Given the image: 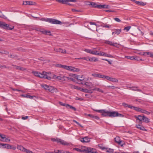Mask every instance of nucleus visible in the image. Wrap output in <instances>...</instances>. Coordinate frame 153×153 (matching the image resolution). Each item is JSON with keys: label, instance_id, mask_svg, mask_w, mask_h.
I'll use <instances>...</instances> for the list:
<instances>
[{"label": "nucleus", "instance_id": "obj_63", "mask_svg": "<svg viewBox=\"0 0 153 153\" xmlns=\"http://www.w3.org/2000/svg\"><path fill=\"white\" fill-rule=\"evenodd\" d=\"M140 111L139 112H141L142 113H145V112L146 111V110L140 108Z\"/></svg>", "mask_w": 153, "mask_h": 153}, {"label": "nucleus", "instance_id": "obj_46", "mask_svg": "<svg viewBox=\"0 0 153 153\" xmlns=\"http://www.w3.org/2000/svg\"><path fill=\"white\" fill-rule=\"evenodd\" d=\"M131 90L134 91H136L137 90V87H129Z\"/></svg>", "mask_w": 153, "mask_h": 153}, {"label": "nucleus", "instance_id": "obj_7", "mask_svg": "<svg viewBox=\"0 0 153 153\" xmlns=\"http://www.w3.org/2000/svg\"><path fill=\"white\" fill-rule=\"evenodd\" d=\"M85 151L87 153H98L95 149L90 147L87 148Z\"/></svg>", "mask_w": 153, "mask_h": 153}, {"label": "nucleus", "instance_id": "obj_33", "mask_svg": "<svg viewBox=\"0 0 153 153\" xmlns=\"http://www.w3.org/2000/svg\"><path fill=\"white\" fill-rule=\"evenodd\" d=\"M106 152H107L112 153L114 152V150L113 149H110V148H106Z\"/></svg>", "mask_w": 153, "mask_h": 153}, {"label": "nucleus", "instance_id": "obj_37", "mask_svg": "<svg viewBox=\"0 0 153 153\" xmlns=\"http://www.w3.org/2000/svg\"><path fill=\"white\" fill-rule=\"evenodd\" d=\"M54 152H55V153H65V151L63 150H57V151H56V150H54Z\"/></svg>", "mask_w": 153, "mask_h": 153}, {"label": "nucleus", "instance_id": "obj_59", "mask_svg": "<svg viewBox=\"0 0 153 153\" xmlns=\"http://www.w3.org/2000/svg\"><path fill=\"white\" fill-rule=\"evenodd\" d=\"M73 121L76 123L77 125H78L80 126L83 127V126L80 124H79V122L76 121L75 120H73Z\"/></svg>", "mask_w": 153, "mask_h": 153}, {"label": "nucleus", "instance_id": "obj_26", "mask_svg": "<svg viewBox=\"0 0 153 153\" xmlns=\"http://www.w3.org/2000/svg\"><path fill=\"white\" fill-rule=\"evenodd\" d=\"M17 149H18L24 152L25 151V150H26L25 148L21 145H18Z\"/></svg>", "mask_w": 153, "mask_h": 153}, {"label": "nucleus", "instance_id": "obj_58", "mask_svg": "<svg viewBox=\"0 0 153 153\" xmlns=\"http://www.w3.org/2000/svg\"><path fill=\"white\" fill-rule=\"evenodd\" d=\"M85 51L88 53H91V51L89 49H86L85 50Z\"/></svg>", "mask_w": 153, "mask_h": 153}, {"label": "nucleus", "instance_id": "obj_28", "mask_svg": "<svg viewBox=\"0 0 153 153\" xmlns=\"http://www.w3.org/2000/svg\"><path fill=\"white\" fill-rule=\"evenodd\" d=\"M89 5H91V7L94 8H97L98 5L96 4L94 2H91Z\"/></svg>", "mask_w": 153, "mask_h": 153}, {"label": "nucleus", "instance_id": "obj_11", "mask_svg": "<svg viewBox=\"0 0 153 153\" xmlns=\"http://www.w3.org/2000/svg\"><path fill=\"white\" fill-rule=\"evenodd\" d=\"M106 79L113 82H118V80L117 79L114 78L110 77L108 76H107Z\"/></svg>", "mask_w": 153, "mask_h": 153}, {"label": "nucleus", "instance_id": "obj_17", "mask_svg": "<svg viewBox=\"0 0 153 153\" xmlns=\"http://www.w3.org/2000/svg\"><path fill=\"white\" fill-rule=\"evenodd\" d=\"M97 8H107L108 9L110 8V6L106 5V4H102V5H98Z\"/></svg>", "mask_w": 153, "mask_h": 153}, {"label": "nucleus", "instance_id": "obj_54", "mask_svg": "<svg viewBox=\"0 0 153 153\" xmlns=\"http://www.w3.org/2000/svg\"><path fill=\"white\" fill-rule=\"evenodd\" d=\"M12 66H13L14 67H15V68L16 69L20 70V66H16V65H12Z\"/></svg>", "mask_w": 153, "mask_h": 153}, {"label": "nucleus", "instance_id": "obj_50", "mask_svg": "<svg viewBox=\"0 0 153 153\" xmlns=\"http://www.w3.org/2000/svg\"><path fill=\"white\" fill-rule=\"evenodd\" d=\"M50 18H42L40 19V20L42 21H45V22H49L48 19H49Z\"/></svg>", "mask_w": 153, "mask_h": 153}, {"label": "nucleus", "instance_id": "obj_52", "mask_svg": "<svg viewBox=\"0 0 153 153\" xmlns=\"http://www.w3.org/2000/svg\"><path fill=\"white\" fill-rule=\"evenodd\" d=\"M134 59L137 60V61H139V60L142 61V59L141 58H140V57H138L134 56Z\"/></svg>", "mask_w": 153, "mask_h": 153}, {"label": "nucleus", "instance_id": "obj_10", "mask_svg": "<svg viewBox=\"0 0 153 153\" xmlns=\"http://www.w3.org/2000/svg\"><path fill=\"white\" fill-rule=\"evenodd\" d=\"M118 112L117 111H109V117H117L118 116Z\"/></svg>", "mask_w": 153, "mask_h": 153}, {"label": "nucleus", "instance_id": "obj_42", "mask_svg": "<svg viewBox=\"0 0 153 153\" xmlns=\"http://www.w3.org/2000/svg\"><path fill=\"white\" fill-rule=\"evenodd\" d=\"M41 86L45 89L48 90L49 86L48 85H41Z\"/></svg>", "mask_w": 153, "mask_h": 153}, {"label": "nucleus", "instance_id": "obj_60", "mask_svg": "<svg viewBox=\"0 0 153 153\" xmlns=\"http://www.w3.org/2000/svg\"><path fill=\"white\" fill-rule=\"evenodd\" d=\"M108 87H109V88H111L112 89H114L115 88H117V87H116L114 86H110V85H109V86H107Z\"/></svg>", "mask_w": 153, "mask_h": 153}, {"label": "nucleus", "instance_id": "obj_13", "mask_svg": "<svg viewBox=\"0 0 153 153\" xmlns=\"http://www.w3.org/2000/svg\"><path fill=\"white\" fill-rule=\"evenodd\" d=\"M54 51L56 52H60L62 53H66V51L65 49H63L61 48H54Z\"/></svg>", "mask_w": 153, "mask_h": 153}, {"label": "nucleus", "instance_id": "obj_23", "mask_svg": "<svg viewBox=\"0 0 153 153\" xmlns=\"http://www.w3.org/2000/svg\"><path fill=\"white\" fill-rule=\"evenodd\" d=\"M85 84L90 89L91 88L93 85L91 82H86Z\"/></svg>", "mask_w": 153, "mask_h": 153}, {"label": "nucleus", "instance_id": "obj_32", "mask_svg": "<svg viewBox=\"0 0 153 153\" xmlns=\"http://www.w3.org/2000/svg\"><path fill=\"white\" fill-rule=\"evenodd\" d=\"M131 109H133L134 110L137 111H140V108H138V107H135V106H132L131 105Z\"/></svg>", "mask_w": 153, "mask_h": 153}, {"label": "nucleus", "instance_id": "obj_55", "mask_svg": "<svg viewBox=\"0 0 153 153\" xmlns=\"http://www.w3.org/2000/svg\"><path fill=\"white\" fill-rule=\"evenodd\" d=\"M74 149L76 151L79 152H82V150L79 148H74Z\"/></svg>", "mask_w": 153, "mask_h": 153}, {"label": "nucleus", "instance_id": "obj_34", "mask_svg": "<svg viewBox=\"0 0 153 153\" xmlns=\"http://www.w3.org/2000/svg\"><path fill=\"white\" fill-rule=\"evenodd\" d=\"M122 105L123 106L125 107H128L130 108L132 107L131 105H129L127 104L125 102H123L122 103Z\"/></svg>", "mask_w": 153, "mask_h": 153}, {"label": "nucleus", "instance_id": "obj_5", "mask_svg": "<svg viewBox=\"0 0 153 153\" xmlns=\"http://www.w3.org/2000/svg\"><path fill=\"white\" fill-rule=\"evenodd\" d=\"M49 22L53 24L62 25V22L56 19L50 18L48 19Z\"/></svg>", "mask_w": 153, "mask_h": 153}, {"label": "nucleus", "instance_id": "obj_20", "mask_svg": "<svg viewBox=\"0 0 153 153\" xmlns=\"http://www.w3.org/2000/svg\"><path fill=\"white\" fill-rule=\"evenodd\" d=\"M33 2L31 1H23V4L24 5H34L33 4Z\"/></svg>", "mask_w": 153, "mask_h": 153}, {"label": "nucleus", "instance_id": "obj_47", "mask_svg": "<svg viewBox=\"0 0 153 153\" xmlns=\"http://www.w3.org/2000/svg\"><path fill=\"white\" fill-rule=\"evenodd\" d=\"M8 57L11 58H14L16 57V55L13 54H10L8 56Z\"/></svg>", "mask_w": 153, "mask_h": 153}, {"label": "nucleus", "instance_id": "obj_24", "mask_svg": "<svg viewBox=\"0 0 153 153\" xmlns=\"http://www.w3.org/2000/svg\"><path fill=\"white\" fill-rule=\"evenodd\" d=\"M101 26L103 27L110 28L111 27V25L106 24L102 23L101 24Z\"/></svg>", "mask_w": 153, "mask_h": 153}, {"label": "nucleus", "instance_id": "obj_8", "mask_svg": "<svg viewBox=\"0 0 153 153\" xmlns=\"http://www.w3.org/2000/svg\"><path fill=\"white\" fill-rule=\"evenodd\" d=\"M0 140L3 142H10V140L5 137L4 134H0Z\"/></svg>", "mask_w": 153, "mask_h": 153}, {"label": "nucleus", "instance_id": "obj_36", "mask_svg": "<svg viewBox=\"0 0 153 153\" xmlns=\"http://www.w3.org/2000/svg\"><path fill=\"white\" fill-rule=\"evenodd\" d=\"M115 141L117 143L120 141V138L119 137H117L114 138Z\"/></svg>", "mask_w": 153, "mask_h": 153}, {"label": "nucleus", "instance_id": "obj_12", "mask_svg": "<svg viewBox=\"0 0 153 153\" xmlns=\"http://www.w3.org/2000/svg\"><path fill=\"white\" fill-rule=\"evenodd\" d=\"M80 140L83 143H88L90 141V138L88 137H84L80 138Z\"/></svg>", "mask_w": 153, "mask_h": 153}, {"label": "nucleus", "instance_id": "obj_1", "mask_svg": "<svg viewBox=\"0 0 153 153\" xmlns=\"http://www.w3.org/2000/svg\"><path fill=\"white\" fill-rule=\"evenodd\" d=\"M32 73L34 76L40 78H45L48 80H50L51 79V77L48 76V73L45 71L43 72L42 73H40L37 71H33Z\"/></svg>", "mask_w": 153, "mask_h": 153}, {"label": "nucleus", "instance_id": "obj_2", "mask_svg": "<svg viewBox=\"0 0 153 153\" xmlns=\"http://www.w3.org/2000/svg\"><path fill=\"white\" fill-rule=\"evenodd\" d=\"M55 66L59 68H62L65 69L72 72H78L80 70L79 68H76L71 66L62 65L59 64H56Z\"/></svg>", "mask_w": 153, "mask_h": 153}, {"label": "nucleus", "instance_id": "obj_57", "mask_svg": "<svg viewBox=\"0 0 153 153\" xmlns=\"http://www.w3.org/2000/svg\"><path fill=\"white\" fill-rule=\"evenodd\" d=\"M0 53H3V54H5L6 55L8 54L9 53L7 51H4L3 52H0Z\"/></svg>", "mask_w": 153, "mask_h": 153}, {"label": "nucleus", "instance_id": "obj_15", "mask_svg": "<svg viewBox=\"0 0 153 153\" xmlns=\"http://www.w3.org/2000/svg\"><path fill=\"white\" fill-rule=\"evenodd\" d=\"M55 140L58 143H59L61 144L64 145H68L69 144L68 143L64 140L60 139L57 138L56 140Z\"/></svg>", "mask_w": 153, "mask_h": 153}, {"label": "nucleus", "instance_id": "obj_39", "mask_svg": "<svg viewBox=\"0 0 153 153\" xmlns=\"http://www.w3.org/2000/svg\"><path fill=\"white\" fill-rule=\"evenodd\" d=\"M125 58L131 60H134V56H125Z\"/></svg>", "mask_w": 153, "mask_h": 153}, {"label": "nucleus", "instance_id": "obj_53", "mask_svg": "<svg viewBox=\"0 0 153 153\" xmlns=\"http://www.w3.org/2000/svg\"><path fill=\"white\" fill-rule=\"evenodd\" d=\"M88 90V89H87L86 88L83 89V88H82L81 91L82 92H84L85 93H87Z\"/></svg>", "mask_w": 153, "mask_h": 153}, {"label": "nucleus", "instance_id": "obj_21", "mask_svg": "<svg viewBox=\"0 0 153 153\" xmlns=\"http://www.w3.org/2000/svg\"><path fill=\"white\" fill-rule=\"evenodd\" d=\"M136 127L137 128L139 129L140 130H142L145 131H147V130L143 126H141L140 125H136Z\"/></svg>", "mask_w": 153, "mask_h": 153}, {"label": "nucleus", "instance_id": "obj_61", "mask_svg": "<svg viewBox=\"0 0 153 153\" xmlns=\"http://www.w3.org/2000/svg\"><path fill=\"white\" fill-rule=\"evenodd\" d=\"M83 59L87 61H89V57H83V58H82Z\"/></svg>", "mask_w": 153, "mask_h": 153}, {"label": "nucleus", "instance_id": "obj_51", "mask_svg": "<svg viewBox=\"0 0 153 153\" xmlns=\"http://www.w3.org/2000/svg\"><path fill=\"white\" fill-rule=\"evenodd\" d=\"M114 19L115 21H116V22H121V21L118 18H114Z\"/></svg>", "mask_w": 153, "mask_h": 153}, {"label": "nucleus", "instance_id": "obj_48", "mask_svg": "<svg viewBox=\"0 0 153 153\" xmlns=\"http://www.w3.org/2000/svg\"><path fill=\"white\" fill-rule=\"evenodd\" d=\"M104 52H97V55L101 56H103Z\"/></svg>", "mask_w": 153, "mask_h": 153}, {"label": "nucleus", "instance_id": "obj_25", "mask_svg": "<svg viewBox=\"0 0 153 153\" xmlns=\"http://www.w3.org/2000/svg\"><path fill=\"white\" fill-rule=\"evenodd\" d=\"M22 96L23 97H26L27 98H30V99H32L34 97H35V96H31L30 95H28L27 94L22 95Z\"/></svg>", "mask_w": 153, "mask_h": 153}, {"label": "nucleus", "instance_id": "obj_18", "mask_svg": "<svg viewBox=\"0 0 153 153\" xmlns=\"http://www.w3.org/2000/svg\"><path fill=\"white\" fill-rule=\"evenodd\" d=\"M132 1L139 5L144 6L146 4V3L142 1H137L135 0H133Z\"/></svg>", "mask_w": 153, "mask_h": 153}, {"label": "nucleus", "instance_id": "obj_31", "mask_svg": "<svg viewBox=\"0 0 153 153\" xmlns=\"http://www.w3.org/2000/svg\"><path fill=\"white\" fill-rule=\"evenodd\" d=\"M121 31V29H116V30L112 32V34L114 35V34H117L118 35L119 34Z\"/></svg>", "mask_w": 153, "mask_h": 153}, {"label": "nucleus", "instance_id": "obj_30", "mask_svg": "<svg viewBox=\"0 0 153 153\" xmlns=\"http://www.w3.org/2000/svg\"><path fill=\"white\" fill-rule=\"evenodd\" d=\"M89 61L91 62H96L98 61V59L97 58L95 57H89V59H88Z\"/></svg>", "mask_w": 153, "mask_h": 153}, {"label": "nucleus", "instance_id": "obj_6", "mask_svg": "<svg viewBox=\"0 0 153 153\" xmlns=\"http://www.w3.org/2000/svg\"><path fill=\"white\" fill-rule=\"evenodd\" d=\"M59 75L58 76H56V75H54L53 76L54 77L56 78L59 80H62L63 81L66 80V79H65V74H62L60 73Z\"/></svg>", "mask_w": 153, "mask_h": 153}, {"label": "nucleus", "instance_id": "obj_16", "mask_svg": "<svg viewBox=\"0 0 153 153\" xmlns=\"http://www.w3.org/2000/svg\"><path fill=\"white\" fill-rule=\"evenodd\" d=\"M0 146H3V148L10 149H12V146L9 144L1 143Z\"/></svg>", "mask_w": 153, "mask_h": 153}, {"label": "nucleus", "instance_id": "obj_64", "mask_svg": "<svg viewBox=\"0 0 153 153\" xmlns=\"http://www.w3.org/2000/svg\"><path fill=\"white\" fill-rule=\"evenodd\" d=\"M24 152H26L27 153H32V152L31 151H30L29 150H27L26 149V150H25Z\"/></svg>", "mask_w": 153, "mask_h": 153}, {"label": "nucleus", "instance_id": "obj_3", "mask_svg": "<svg viewBox=\"0 0 153 153\" xmlns=\"http://www.w3.org/2000/svg\"><path fill=\"white\" fill-rule=\"evenodd\" d=\"M93 110L97 112L102 113V115L103 117H109V111L105 110H97L93 109Z\"/></svg>", "mask_w": 153, "mask_h": 153}, {"label": "nucleus", "instance_id": "obj_4", "mask_svg": "<svg viewBox=\"0 0 153 153\" xmlns=\"http://www.w3.org/2000/svg\"><path fill=\"white\" fill-rule=\"evenodd\" d=\"M0 27L3 29H14V26H11L10 25L7 24L3 22H0Z\"/></svg>", "mask_w": 153, "mask_h": 153}, {"label": "nucleus", "instance_id": "obj_14", "mask_svg": "<svg viewBox=\"0 0 153 153\" xmlns=\"http://www.w3.org/2000/svg\"><path fill=\"white\" fill-rule=\"evenodd\" d=\"M40 30H37L38 31H40L43 34H47L49 35H51V32L50 31L46 30L45 29H39Z\"/></svg>", "mask_w": 153, "mask_h": 153}, {"label": "nucleus", "instance_id": "obj_44", "mask_svg": "<svg viewBox=\"0 0 153 153\" xmlns=\"http://www.w3.org/2000/svg\"><path fill=\"white\" fill-rule=\"evenodd\" d=\"M105 42L106 44H108L110 45H113V43H112L111 42L109 41L105 40Z\"/></svg>", "mask_w": 153, "mask_h": 153}, {"label": "nucleus", "instance_id": "obj_43", "mask_svg": "<svg viewBox=\"0 0 153 153\" xmlns=\"http://www.w3.org/2000/svg\"><path fill=\"white\" fill-rule=\"evenodd\" d=\"M107 76L102 75L99 73V78L106 79Z\"/></svg>", "mask_w": 153, "mask_h": 153}, {"label": "nucleus", "instance_id": "obj_29", "mask_svg": "<svg viewBox=\"0 0 153 153\" xmlns=\"http://www.w3.org/2000/svg\"><path fill=\"white\" fill-rule=\"evenodd\" d=\"M66 107L67 108H70L71 109L73 110L74 111H75L76 110V108L74 107L73 106H71L69 104H66Z\"/></svg>", "mask_w": 153, "mask_h": 153}, {"label": "nucleus", "instance_id": "obj_22", "mask_svg": "<svg viewBox=\"0 0 153 153\" xmlns=\"http://www.w3.org/2000/svg\"><path fill=\"white\" fill-rule=\"evenodd\" d=\"M76 79L80 81H82L84 80V78L83 75L80 76L77 75L76 76Z\"/></svg>", "mask_w": 153, "mask_h": 153}, {"label": "nucleus", "instance_id": "obj_35", "mask_svg": "<svg viewBox=\"0 0 153 153\" xmlns=\"http://www.w3.org/2000/svg\"><path fill=\"white\" fill-rule=\"evenodd\" d=\"M88 116L90 117H92L93 118H94L97 120H98L99 119V117H98L97 116H94V115H92L91 114H88Z\"/></svg>", "mask_w": 153, "mask_h": 153}, {"label": "nucleus", "instance_id": "obj_41", "mask_svg": "<svg viewBox=\"0 0 153 153\" xmlns=\"http://www.w3.org/2000/svg\"><path fill=\"white\" fill-rule=\"evenodd\" d=\"M143 120L144 122L146 123H148L149 122V119L147 118L144 116V118H143Z\"/></svg>", "mask_w": 153, "mask_h": 153}, {"label": "nucleus", "instance_id": "obj_19", "mask_svg": "<svg viewBox=\"0 0 153 153\" xmlns=\"http://www.w3.org/2000/svg\"><path fill=\"white\" fill-rule=\"evenodd\" d=\"M135 117L136 119V120H139L140 122L143 120V118H144V116H142L141 115L135 116Z\"/></svg>", "mask_w": 153, "mask_h": 153}, {"label": "nucleus", "instance_id": "obj_27", "mask_svg": "<svg viewBox=\"0 0 153 153\" xmlns=\"http://www.w3.org/2000/svg\"><path fill=\"white\" fill-rule=\"evenodd\" d=\"M48 90L51 92L53 93L54 91V89L53 87L49 86Z\"/></svg>", "mask_w": 153, "mask_h": 153}, {"label": "nucleus", "instance_id": "obj_62", "mask_svg": "<svg viewBox=\"0 0 153 153\" xmlns=\"http://www.w3.org/2000/svg\"><path fill=\"white\" fill-rule=\"evenodd\" d=\"M77 75L75 74H69V76H72V77H74L75 78H76V76Z\"/></svg>", "mask_w": 153, "mask_h": 153}, {"label": "nucleus", "instance_id": "obj_45", "mask_svg": "<svg viewBox=\"0 0 153 153\" xmlns=\"http://www.w3.org/2000/svg\"><path fill=\"white\" fill-rule=\"evenodd\" d=\"M119 145H120L121 146H123L124 145L125 143L122 140H120L119 142L118 143Z\"/></svg>", "mask_w": 153, "mask_h": 153}, {"label": "nucleus", "instance_id": "obj_49", "mask_svg": "<svg viewBox=\"0 0 153 153\" xmlns=\"http://www.w3.org/2000/svg\"><path fill=\"white\" fill-rule=\"evenodd\" d=\"M98 51H91V54L93 55H97Z\"/></svg>", "mask_w": 153, "mask_h": 153}, {"label": "nucleus", "instance_id": "obj_56", "mask_svg": "<svg viewBox=\"0 0 153 153\" xmlns=\"http://www.w3.org/2000/svg\"><path fill=\"white\" fill-rule=\"evenodd\" d=\"M72 11L73 12H80L81 11L79 10H77L75 9H72Z\"/></svg>", "mask_w": 153, "mask_h": 153}, {"label": "nucleus", "instance_id": "obj_38", "mask_svg": "<svg viewBox=\"0 0 153 153\" xmlns=\"http://www.w3.org/2000/svg\"><path fill=\"white\" fill-rule=\"evenodd\" d=\"M72 87L75 89L79 90L80 91L81 90V89L82 88L81 87L75 85H73Z\"/></svg>", "mask_w": 153, "mask_h": 153}, {"label": "nucleus", "instance_id": "obj_40", "mask_svg": "<svg viewBox=\"0 0 153 153\" xmlns=\"http://www.w3.org/2000/svg\"><path fill=\"white\" fill-rule=\"evenodd\" d=\"M92 76L96 78H99V73H94L92 74Z\"/></svg>", "mask_w": 153, "mask_h": 153}, {"label": "nucleus", "instance_id": "obj_9", "mask_svg": "<svg viewBox=\"0 0 153 153\" xmlns=\"http://www.w3.org/2000/svg\"><path fill=\"white\" fill-rule=\"evenodd\" d=\"M55 1L59 3L64 4H67V2L69 1L74 2H76V0H55Z\"/></svg>", "mask_w": 153, "mask_h": 153}]
</instances>
